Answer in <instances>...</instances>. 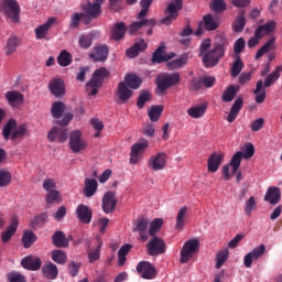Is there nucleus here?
<instances>
[{"label": "nucleus", "instance_id": "obj_1", "mask_svg": "<svg viewBox=\"0 0 282 282\" xmlns=\"http://www.w3.org/2000/svg\"><path fill=\"white\" fill-rule=\"evenodd\" d=\"M153 3V0H141L140 6L141 10L137 15L138 21L132 22L129 28L128 32L133 36L139 30H142V28H148L147 30V36H151L153 34V28L158 25V21L155 19H144L147 14H149V8H151V4Z\"/></svg>", "mask_w": 282, "mask_h": 282}, {"label": "nucleus", "instance_id": "obj_2", "mask_svg": "<svg viewBox=\"0 0 282 282\" xmlns=\"http://www.w3.org/2000/svg\"><path fill=\"white\" fill-rule=\"evenodd\" d=\"M228 50V39L219 36L214 47L203 55L202 62L205 67H217L219 59L226 56Z\"/></svg>", "mask_w": 282, "mask_h": 282}, {"label": "nucleus", "instance_id": "obj_3", "mask_svg": "<svg viewBox=\"0 0 282 282\" xmlns=\"http://www.w3.org/2000/svg\"><path fill=\"white\" fill-rule=\"evenodd\" d=\"M279 78H281V73L273 70L265 77L264 83L263 80L257 82L256 89H253V94L256 95V102L258 105L265 102V88L272 87V85H274V83H276Z\"/></svg>", "mask_w": 282, "mask_h": 282}, {"label": "nucleus", "instance_id": "obj_4", "mask_svg": "<svg viewBox=\"0 0 282 282\" xmlns=\"http://www.w3.org/2000/svg\"><path fill=\"white\" fill-rule=\"evenodd\" d=\"M2 12L4 19L9 23H21V6H19V1L17 0H2L1 3Z\"/></svg>", "mask_w": 282, "mask_h": 282}, {"label": "nucleus", "instance_id": "obj_5", "mask_svg": "<svg viewBox=\"0 0 282 282\" xmlns=\"http://www.w3.org/2000/svg\"><path fill=\"white\" fill-rule=\"evenodd\" d=\"M181 80L180 73L162 74L156 77V87L160 94H165L166 89L177 85Z\"/></svg>", "mask_w": 282, "mask_h": 282}, {"label": "nucleus", "instance_id": "obj_6", "mask_svg": "<svg viewBox=\"0 0 282 282\" xmlns=\"http://www.w3.org/2000/svg\"><path fill=\"white\" fill-rule=\"evenodd\" d=\"M243 158V152L238 151L236 152L232 158L230 159L229 164L223 166V178L228 181L232 175L237 174L239 171V166H241V160Z\"/></svg>", "mask_w": 282, "mask_h": 282}, {"label": "nucleus", "instance_id": "obj_7", "mask_svg": "<svg viewBox=\"0 0 282 282\" xmlns=\"http://www.w3.org/2000/svg\"><path fill=\"white\" fill-rule=\"evenodd\" d=\"M199 251V240L191 239L186 241L181 250L180 263H188L191 259Z\"/></svg>", "mask_w": 282, "mask_h": 282}, {"label": "nucleus", "instance_id": "obj_8", "mask_svg": "<svg viewBox=\"0 0 282 282\" xmlns=\"http://www.w3.org/2000/svg\"><path fill=\"white\" fill-rule=\"evenodd\" d=\"M68 147L73 153H80V151L87 149V141L83 139V132L80 130L70 132Z\"/></svg>", "mask_w": 282, "mask_h": 282}, {"label": "nucleus", "instance_id": "obj_9", "mask_svg": "<svg viewBox=\"0 0 282 282\" xmlns=\"http://www.w3.org/2000/svg\"><path fill=\"white\" fill-rule=\"evenodd\" d=\"M147 250L150 257L164 254V252H166V242H164V239L158 236H152V239H150L147 243Z\"/></svg>", "mask_w": 282, "mask_h": 282}, {"label": "nucleus", "instance_id": "obj_10", "mask_svg": "<svg viewBox=\"0 0 282 282\" xmlns=\"http://www.w3.org/2000/svg\"><path fill=\"white\" fill-rule=\"evenodd\" d=\"M183 3L182 0H175L174 2L170 3L165 10V18L161 20L163 25H171L177 17H180V10H182Z\"/></svg>", "mask_w": 282, "mask_h": 282}, {"label": "nucleus", "instance_id": "obj_11", "mask_svg": "<svg viewBox=\"0 0 282 282\" xmlns=\"http://www.w3.org/2000/svg\"><path fill=\"white\" fill-rule=\"evenodd\" d=\"M89 56L95 63H105L109 58V46L107 44H97L89 53Z\"/></svg>", "mask_w": 282, "mask_h": 282}, {"label": "nucleus", "instance_id": "obj_12", "mask_svg": "<svg viewBox=\"0 0 282 282\" xmlns=\"http://www.w3.org/2000/svg\"><path fill=\"white\" fill-rule=\"evenodd\" d=\"M166 160H169L166 153L159 152L150 158L148 166L152 171H164L166 169Z\"/></svg>", "mask_w": 282, "mask_h": 282}, {"label": "nucleus", "instance_id": "obj_13", "mask_svg": "<svg viewBox=\"0 0 282 282\" xmlns=\"http://www.w3.org/2000/svg\"><path fill=\"white\" fill-rule=\"evenodd\" d=\"M265 254V245L260 243L258 247H254L252 251L247 253L243 258L245 268H252V261L261 259Z\"/></svg>", "mask_w": 282, "mask_h": 282}, {"label": "nucleus", "instance_id": "obj_14", "mask_svg": "<svg viewBox=\"0 0 282 282\" xmlns=\"http://www.w3.org/2000/svg\"><path fill=\"white\" fill-rule=\"evenodd\" d=\"M116 206H118V199L116 198L115 192H107L102 197L101 208L106 215H110L116 210Z\"/></svg>", "mask_w": 282, "mask_h": 282}, {"label": "nucleus", "instance_id": "obj_15", "mask_svg": "<svg viewBox=\"0 0 282 282\" xmlns=\"http://www.w3.org/2000/svg\"><path fill=\"white\" fill-rule=\"evenodd\" d=\"M137 272L138 274H141L142 279L151 280L155 279V269L153 268V264H151L148 261H141L137 264Z\"/></svg>", "mask_w": 282, "mask_h": 282}, {"label": "nucleus", "instance_id": "obj_16", "mask_svg": "<svg viewBox=\"0 0 282 282\" xmlns=\"http://www.w3.org/2000/svg\"><path fill=\"white\" fill-rule=\"evenodd\" d=\"M19 229V217L13 215L10 219V225L7 227L6 231L1 234L2 243H8L12 237H14L17 230Z\"/></svg>", "mask_w": 282, "mask_h": 282}, {"label": "nucleus", "instance_id": "obj_17", "mask_svg": "<svg viewBox=\"0 0 282 282\" xmlns=\"http://www.w3.org/2000/svg\"><path fill=\"white\" fill-rule=\"evenodd\" d=\"M43 262L41 258L34 256H26L21 260V265L24 270H30L31 272H36V270H41V265Z\"/></svg>", "mask_w": 282, "mask_h": 282}, {"label": "nucleus", "instance_id": "obj_18", "mask_svg": "<svg viewBox=\"0 0 282 282\" xmlns=\"http://www.w3.org/2000/svg\"><path fill=\"white\" fill-rule=\"evenodd\" d=\"M274 32H276V21L270 20L256 29V36L263 39V36H271Z\"/></svg>", "mask_w": 282, "mask_h": 282}, {"label": "nucleus", "instance_id": "obj_19", "mask_svg": "<svg viewBox=\"0 0 282 282\" xmlns=\"http://www.w3.org/2000/svg\"><path fill=\"white\" fill-rule=\"evenodd\" d=\"M149 224L150 220L147 217H139L137 219V224H135V228L133 229V231L139 232L141 241H147V239H149V234L147 232L148 228H149Z\"/></svg>", "mask_w": 282, "mask_h": 282}, {"label": "nucleus", "instance_id": "obj_20", "mask_svg": "<svg viewBox=\"0 0 282 282\" xmlns=\"http://www.w3.org/2000/svg\"><path fill=\"white\" fill-rule=\"evenodd\" d=\"M98 39H100V32L98 31H91L88 34H83L79 36V47H82V50H89L94 41Z\"/></svg>", "mask_w": 282, "mask_h": 282}, {"label": "nucleus", "instance_id": "obj_21", "mask_svg": "<svg viewBox=\"0 0 282 282\" xmlns=\"http://www.w3.org/2000/svg\"><path fill=\"white\" fill-rule=\"evenodd\" d=\"M221 162H224L223 153H219V152L212 153L207 161V169L209 173H217V171H219V166H221Z\"/></svg>", "mask_w": 282, "mask_h": 282}, {"label": "nucleus", "instance_id": "obj_22", "mask_svg": "<svg viewBox=\"0 0 282 282\" xmlns=\"http://www.w3.org/2000/svg\"><path fill=\"white\" fill-rule=\"evenodd\" d=\"M48 88L51 94L56 98L65 96V82L61 78H54L50 82Z\"/></svg>", "mask_w": 282, "mask_h": 282}, {"label": "nucleus", "instance_id": "obj_23", "mask_svg": "<svg viewBox=\"0 0 282 282\" xmlns=\"http://www.w3.org/2000/svg\"><path fill=\"white\" fill-rule=\"evenodd\" d=\"M47 140L50 142H56V140L65 142L67 140V129L53 127L47 134Z\"/></svg>", "mask_w": 282, "mask_h": 282}, {"label": "nucleus", "instance_id": "obj_24", "mask_svg": "<svg viewBox=\"0 0 282 282\" xmlns=\"http://www.w3.org/2000/svg\"><path fill=\"white\" fill-rule=\"evenodd\" d=\"M95 248H89L87 250L89 263H96L100 261V250H102V239L100 237L95 238Z\"/></svg>", "mask_w": 282, "mask_h": 282}, {"label": "nucleus", "instance_id": "obj_25", "mask_svg": "<svg viewBox=\"0 0 282 282\" xmlns=\"http://www.w3.org/2000/svg\"><path fill=\"white\" fill-rule=\"evenodd\" d=\"M69 239H72V236H65V232L62 230H57L52 236V243L55 246V248H69Z\"/></svg>", "mask_w": 282, "mask_h": 282}, {"label": "nucleus", "instance_id": "obj_26", "mask_svg": "<svg viewBox=\"0 0 282 282\" xmlns=\"http://www.w3.org/2000/svg\"><path fill=\"white\" fill-rule=\"evenodd\" d=\"M264 202H268L271 206H276L281 202V189L276 186L269 187L264 195Z\"/></svg>", "mask_w": 282, "mask_h": 282}, {"label": "nucleus", "instance_id": "obj_27", "mask_svg": "<svg viewBox=\"0 0 282 282\" xmlns=\"http://www.w3.org/2000/svg\"><path fill=\"white\" fill-rule=\"evenodd\" d=\"M21 45V40L17 35H11L4 44L3 52L6 56H12Z\"/></svg>", "mask_w": 282, "mask_h": 282}, {"label": "nucleus", "instance_id": "obj_28", "mask_svg": "<svg viewBox=\"0 0 282 282\" xmlns=\"http://www.w3.org/2000/svg\"><path fill=\"white\" fill-rule=\"evenodd\" d=\"M4 98L8 100L9 105L11 107H19L23 105V94L17 91V90H9L4 94Z\"/></svg>", "mask_w": 282, "mask_h": 282}, {"label": "nucleus", "instance_id": "obj_29", "mask_svg": "<svg viewBox=\"0 0 282 282\" xmlns=\"http://www.w3.org/2000/svg\"><path fill=\"white\" fill-rule=\"evenodd\" d=\"M82 9L84 10L86 17H89V19H98L102 12L100 6L95 2L91 3L89 1L86 4H83Z\"/></svg>", "mask_w": 282, "mask_h": 282}, {"label": "nucleus", "instance_id": "obj_30", "mask_svg": "<svg viewBox=\"0 0 282 282\" xmlns=\"http://www.w3.org/2000/svg\"><path fill=\"white\" fill-rule=\"evenodd\" d=\"M203 28L206 32H215L219 28V20L215 18L212 13L203 17Z\"/></svg>", "mask_w": 282, "mask_h": 282}, {"label": "nucleus", "instance_id": "obj_31", "mask_svg": "<svg viewBox=\"0 0 282 282\" xmlns=\"http://www.w3.org/2000/svg\"><path fill=\"white\" fill-rule=\"evenodd\" d=\"M148 141L133 144L130 153V164H138V158H140V153L144 151V149H148Z\"/></svg>", "mask_w": 282, "mask_h": 282}, {"label": "nucleus", "instance_id": "obj_32", "mask_svg": "<svg viewBox=\"0 0 282 282\" xmlns=\"http://www.w3.org/2000/svg\"><path fill=\"white\" fill-rule=\"evenodd\" d=\"M76 213L82 224H91L93 212L89 209V206L83 204L78 205Z\"/></svg>", "mask_w": 282, "mask_h": 282}, {"label": "nucleus", "instance_id": "obj_33", "mask_svg": "<svg viewBox=\"0 0 282 282\" xmlns=\"http://www.w3.org/2000/svg\"><path fill=\"white\" fill-rule=\"evenodd\" d=\"M98 191V181L96 178H85L83 194L86 197H94Z\"/></svg>", "mask_w": 282, "mask_h": 282}, {"label": "nucleus", "instance_id": "obj_34", "mask_svg": "<svg viewBox=\"0 0 282 282\" xmlns=\"http://www.w3.org/2000/svg\"><path fill=\"white\" fill-rule=\"evenodd\" d=\"M241 109H243V98L239 97L235 100L234 105L231 106V109L227 116V122H235Z\"/></svg>", "mask_w": 282, "mask_h": 282}, {"label": "nucleus", "instance_id": "obj_35", "mask_svg": "<svg viewBox=\"0 0 282 282\" xmlns=\"http://www.w3.org/2000/svg\"><path fill=\"white\" fill-rule=\"evenodd\" d=\"M53 23H56V18H50L44 24H42L35 29V36H36L37 41L45 39V36L48 34L50 29L52 28Z\"/></svg>", "mask_w": 282, "mask_h": 282}, {"label": "nucleus", "instance_id": "obj_36", "mask_svg": "<svg viewBox=\"0 0 282 282\" xmlns=\"http://www.w3.org/2000/svg\"><path fill=\"white\" fill-rule=\"evenodd\" d=\"M147 47H149L147 42H144V40H140L139 42H135L133 46L128 48L126 51V54H127L128 58H135V56H138V54H140V52H144V50H147Z\"/></svg>", "mask_w": 282, "mask_h": 282}, {"label": "nucleus", "instance_id": "obj_37", "mask_svg": "<svg viewBox=\"0 0 282 282\" xmlns=\"http://www.w3.org/2000/svg\"><path fill=\"white\" fill-rule=\"evenodd\" d=\"M117 96L121 102H127L133 96V90L129 89V86L124 82H120L118 85Z\"/></svg>", "mask_w": 282, "mask_h": 282}, {"label": "nucleus", "instance_id": "obj_38", "mask_svg": "<svg viewBox=\"0 0 282 282\" xmlns=\"http://www.w3.org/2000/svg\"><path fill=\"white\" fill-rule=\"evenodd\" d=\"M127 33V25L124 22H117L111 31V39L113 41H122L124 39V34Z\"/></svg>", "mask_w": 282, "mask_h": 282}, {"label": "nucleus", "instance_id": "obj_39", "mask_svg": "<svg viewBox=\"0 0 282 282\" xmlns=\"http://www.w3.org/2000/svg\"><path fill=\"white\" fill-rule=\"evenodd\" d=\"M42 272L46 279L54 281L58 276V267L53 262H48L42 267Z\"/></svg>", "mask_w": 282, "mask_h": 282}, {"label": "nucleus", "instance_id": "obj_40", "mask_svg": "<svg viewBox=\"0 0 282 282\" xmlns=\"http://www.w3.org/2000/svg\"><path fill=\"white\" fill-rule=\"evenodd\" d=\"M123 83L130 87V89H140L142 86V78L135 74H127L124 76Z\"/></svg>", "mask_w": 282, "mask_h": 282}, {"label": "nucleus", "instance_id": "obj_41", "mask_svg": "<svg viewBox=\"0 0 282 282\" xmlns=\"http://www.w3.org/2000/svg\"><path fill=\"white\" fill-rule=\"evenodd\" d=\"M246 28V10H241L238 13V17H236L234 23H232V30L236 33L243 32V29Z\"/></svg>", "mask_w": 282, "mask_h": 282}, {"label": "nucleus", "instance_id": "obj_42", "mask_svg": "<svg viewBox=\"0 0 282 282\" xmlns=\"http://www.w3.org/2000/svg\"><path fill=\"white\" fill-rule=\"evenodd\" d=\"M188 63V53H184L178 58L167 62L166 67L174 70L184 67Z\"/></svg>", "mask_w": 282, "mask_h": 282}, {"label": "nucleus", "instance_id": "obj_43", "mask_svg": "<svg viewBox=\"0 0 282 282\" xmlns=\"http://www.w3.org/2000/svg\"><path fill=\"white\" fill-rule=\"evenodd\" d=\"M51 259L57 265H65L67 263V253L61 249H54L51 251Z\"/></svg>", "mask_w": 282, "mask_h": 282}, {"label": "nucleus", "instance_id": "obj_44", "mask_svg": "<svg viewBox=\"0 0 282 282\" xmlns=\"http://www.w3.org/2000/svg\"><path fill=\"white\" fill-rule=\"evenodd\" d=\"M238 93H239V87L235 85L228 86L223 93V96H221L223 102H232Z\"/></svg>", "mask_w": 282, "mask_h": 282}, {"label": "nucleus", "instance_id": "obj_45", "mask_svg": "<svg viewBox=\"0 0 282 282\" xmlns=\"http://www.w3.org/2000/svg\"><path fill=\"white\" fill-rule=\"evenodd\" d=\"M188 213V207L183 206L176 216V225L175 228L176 230H182L184 228V224H186V215Z\"/></svg>", "mask_w": 282, "mask_h": 282}, {"label": "nucleus", "instance_id": "obj_46", "mask_svg": "<svg viewBox=\"0 0 282 282\" xmlns=\"http://www.w3.org/2000/svg\"><path fill=\"white\" fill-rule=\"evenodd\" d=\"M207 105L206 104H202L200 106H196V107H192L189 109H187V115L191 118H202L204 116V113H206V109H207Z\"/></svg>", "mask_w": 282, "mask_h": 282}, {"label": "nucleus", "instance_id": "obj_47", "mask_svg": "<svg viewBox=\"0 0 282 282\" xmlns=\"http://www.w3.org/2000/svg\"><path fill=\"white\" fill-rule=\"evenodd\" d=\"M276 43V37H271L267 43H264L256 54V61H259L264 54H268L272 50V45Z\"/></svg>", "mask_w": 282, "mask_h": 282}, {"label": "nucleus", "instance_id": "obj_48", "mask_svg": "<svg viewBox=\"0 0 282 282\" xmlns=\"http://www.w3.org/2000/svg\"><path fill=\"white\" fill-rule=\"evenodd\" d=\"M51 113L53 118L57 119L63 117V113H65V104L62 101H55L52 105Z\"/></svg>", "mask_w": 282, "mask_h": 282}, {"label": "nucleus", "instance_id": "obj_49", "mask_svg": "<svg viewBox=\"0 0 282 282\" xmlns=\"http://www.w3.org/2000/svg\"><path fill=\"white\" fill-rule=\"evenodd\" d=\"M171 57L164 55V46H159L152 55V63H166Z\"/></svg>", "mask_w": 282, "mask_h": 282}, {"label": "nucleus", "instance_id": "obj_50", "mask_svg": "<svg viewBox=\"0 0 282 282\" xmlns=\"http://www.w3.org/2000/svg\"><path fill=\"white\" fill-rule=\"evenodd\" d=\"M57 63L61 67H68V65H72V53L63 50L57 56Z\"/></svg>", "mask_w": 282, "mask_h": 282}, {"label": "nucleus", "instance_id": "obj_51", "mask_svg": "<svg viewBox=\"0 0 282 282\" xmlns=\"http://www.w3.org/2000/svg\"><path fill=\"white\" fill-rule=\"evenodd\" d=\"M162 111H164V106H152L148 111L151 122H158L160 116H162Z\"/></svg>", "mask_w": 282, "mask_h": 282}, {"label": "nucleus", "instance_id": "obj_52", "mask_svg": "<svg viewBox=\"0 0 282 282\" xmlns=\"http://www.w3.org/2000/svg\"><path fill=\"white\" fill-rule=\"evenodd\" d=\"M151 91L149 90H141L140 95L137 100V107L138 109H144V105L151 100Z\"/></svg>", "mask_w": 282, "mask_h": 282}, {"label": "nucleus", "instance_id": "obj_53", "mask_svg": "<svg viewBox=\"0 0 282 282\" xmlns=\"http://www.w3.org/2000/svg\"><path fill=\"white\" fill-rule=\"evenodd\" d=\"M243 69V61H241L240 56H236V59L232 63L231 66V76L232 78H237L241 74Z\"/></svg>", "mask_w": 282, "mask_h": 282}, {"label": "nucleus", "instance_id": "obj_54", "mask_svg": "<svg viewBox=\"0 0 282 282\" xmlns=\"http://www.w3.org/2000/svg\"><path fill=\"white\" fill-rule=\"evenodd\" d=\"M46 204H61L63 198H61V192L57 189H52L46 194Z\"/></svg>", "mask_w": 282, "mask_h": 282}, {"label": "nucleus", "instance_id": "obj_55", "mask_svg": "<svg viewBox=\"0 0 282 282\" xmlns=\"http://www.w3.org/2000/svg\"><path fill=\"white\" fill-rule=\"evenodd\" d=\"M12 129H17V120L14 119H10L2 129V135L4 140H10V135H12Z\"/></svg>", "mask_w": 282, "mask_h": 282}, {"label": "nucleus", "instance_id": "obj_56", "mask_svg": "<svg viewBox=\"0 0 282 282\" xmlns=\"http://www.w3.org/2000/svg\"><path fill=\"white\" fill-rule=\"evenodd\" d=\"M162 224H164L162 218H154L151 221L149 229L150 237H155V232H159V230L162 228Z\"/></svg>", "mask_w": 282, "mask_h": 282}, {"label": "nucleus", "instance_id": "obj_57", "mask_svg": "<svg viewBox=\"0 0 282 282\" xmlns=\"http://www.w3.org/2000/svg\"><path fill=\"white\" fill-rule=\"evenodd\" d=\"M210 8H212L213 12H215L216 14H220V12H226V10H227L226 1L213 0Z\"/></svg>", "mask_w": 282, "mask_h": 282}, {"label": "nucleus", "instance_id": "obj_58", "mask_svg": "<svg viewBox=\"0 0 282 282\" xmlns=\"http://www.w3.org/2000/svg\"><path fill=\"white\" fill-rule=\"evenodd\" d=\"M12 183V174L7 170H0V188L9 186Z\"/></svg>", "mask_w": 282, "mask_h": 282}, {"label": "nucleus", "instance_id": "obj_59", "mask_svg": "<svg viewBox=\"0 0 282 282\" xmlns=\"http://www.w3.org/2000/svg\"><path fill=\"white\" fill-rule=\"evenodd\" d=\"M34 241H36V235L32 231H26L22 236V243L24 248H32V243H34Z\"/></svg>", "mask_w": 282, "mask_h": 282}, {"label": "nucleus", "instance_id": "obj_60", "mask_svg": "<svg viewBox=\"0 0 282 282\" xmlns=\"http://www.w3.org/2000/svg\"><path fill=\"white\" fill-rule=\"evenodd\" d=\"M7 281L9 282H28L25 275L21 274L19 271H11L7 273Z\"/></svg>", "mask_w": 282, "mask_h": 282}, {"label": "nucleus", "instance_id": "obj_61", "mask_svg": "<svg viewBox=\"0 0 282 282\" xmlns=\"http://www.w3.org/2000/svg\"><path fill=\"white\" fill-rule=\"evenodd\" d=\"M257 208V202L254 200V196H250L249 199L245 204V213L250 217L252 215V210Z\"/></svg>", "mask_w": 282, "mask_h": 282}, {"label": "nucleus", "instance_id": "obj_62", "mask_svg": "<svg viewBox=\"0 0 282 282\" xmlns=\"http://www.w3.org/2000/svg\"><path fill=\"white\" fill-rule=\"evenodd\" d=\"M228 261V251H220L216 256V269L219 270Z\"/></svg>", "mask_w": 282, "mask_h": 282}, {"label": "nucleus", "instance_id": "obj_63", "mask_svg": "<svg viewBox=\"0 0 282 282\" xmlns=\"http://www.w3.org/2000/svg\"><path fill=\"white\" fill-rule=\"evenodd\" d=\"M47 221V213H42L35 216L34 220H32V227L39 228V226H43Z\"/></svg>", "mask_w": 282, "mask_h": 282}, {"label": "nucleus", "instance_id": "obj_64", "mask_svg": "<svg viewBox=\"0 0 282 282\" xmlns=\"http://www.w3.org/2000/svg\"><path fill=\"white\" fill-rule=\"evenodd\" d=\"M83 17H85V13H74V14L70 17L69 26H70V28H79L80 21H83Z\"/></svg>", "mask_w": 282, "mask_h": 282}]
</instances>
